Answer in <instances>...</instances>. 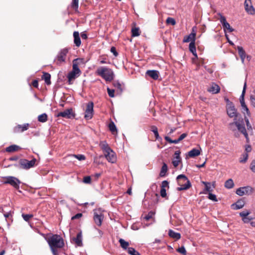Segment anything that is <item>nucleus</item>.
Here are the masks:
<instances>
[{
  "label": "nucleus",
  "instance_id": "nucleus-1",
  "mask_svg": "<svg viewBox=\"0 0 255 255\" xmlns=\"http://www.w3.org/2000/svg\"><path fill=\"white\" fill-rule=\"evenodd\" d=\"M226 110L228 116L234 118V122L229 124V128L233 131H234L236 130V128H235V126H236L238 131L244 135L246 139V142L249 143L250 142V139L248 133H247L246 129L243 119L241 118L239 119L238 120H237L238 113L232 103L227 104Z\"/></svg>",
  "mask_w": 255,
  "mask_h": 255
},
{
  "label": "nucleus",
  "instance_id": "nucleus-2",
  "mask_svg": "<svg viewBox=\"0 0 255 255\" xmlns=\"http://www.w3.org/2000/svg\"><path fill=\"white\" fill-rule=\"evenodd\" d=\"M46 240L53 255H58V250L64 246L63 239L58 235H52L46 238Z\"/></svg>",
  "mask_w": 255,
  "mask_h": 255
},
{
  "label": "nucleus",
  "instance_id": "nucleus-3",
  "mask_svg": "<svg viewBox=\"0 0 255 255\" xmlns=\"http://www.w3.org/2000/svg\"><path fill=\"white\" fill-rule=\"evenodd\" d=\"M176 180L178 185L180 186L177 188L178 191L187 190L191 186L190 181L185 175H179L177 177Z\"/></svg>",
  "mask_w": 255,
  "mask_h": 255
},
{
  "label": "nucleus",
  "instance_id": "nucleus-4",
  "mask_svg": "<svg viewBox=\"0 0 255 255\" xmlns=\"http://www.w3.org/2000/svg\"><path fill=\"white\" fill-rule=\"evenodd\" d=\"M96 72L106 81H111L114 79L113 71L108 68L100 67L97 70Z\"/></svg>",
  "mask_w": 255,
  "mask_h": 255
},
{
  "label": "nucleus",
  "instance_id": "nucleus-5",
  "mask_svg": "<svg viewBox=\"0 0 255 255\" xmlns=\"http://www.w3.org/2000/svg\"><path fill=\"white\" fill-rule=\"evenodd\" d=\"M3 182L4 184H9L14 188L18 189L21 181L17 178L14 176H8L3 177Z\"/></svg>",
  "mask_w": 255,
  "mask_h": 255
},
{
  "label": "nucleus",
  "instance_id": "nucleus-6",
  "mask_svg": "<svg viewBox=\"0 0 255 255\" xmlns=\"http://www.w3.org/2000/svg\"><path fill=\"white\" fill-rule=\"evenodd\" d=\"M247 87V82L245 81L244 84V87L243 89V91L242 93V94L240 97V101L241 105V107L243 109V113L245 114V112H246V114L248 117H250L251 116V113L247 107V106L246 105L245 99H244V96L246 93V90Z\"/></svg>",
  "mask_w": 255,
  "mask_h": 255
},
{
  "label": "nucleus",
  "instance_id": "nucleus-7",
  "mask_svg": "<svg viewBox=\"0 0 255 255\" xmlns=\"http://www.w3.org/2000/svg\"><path fill=\"white\" fill-rule=\"evenodd\" d=\"M81 74V71L77 65L74 64L73 65L72 70L70 72L67 76L68 82L69 84L71 83V81L75 80Z\"/></svg>",
  "mask_w": 255,
  "mask_h": 255
},
{
  "label": "nucleus",
  "instance_id": "nucleus-8",
  "mask_svg": "<svg viewBox=\"0 0 255 255\" xmlns=\"http://www.w3.org/2000/svg\"><path fill=\"white\" fill-rule=\"evenodd\" d=\"M36 161V159L35 158H33L30 161L25 159H22L19 161V164L22 168L28 169L34 166Z\"/></svg>",
  "mask_w": 255,
  "mask_h": 255
},
{
  "label": "nucleus",
  "instance_id": "nucleus-9",
  "mask_svg": "<svg viewBox=\"0 0 255 255\" xmlns=\"http://www.w3.org/2000/svg\"><path fill=\"white\" fill-rule=\"evenodd\" d=\"M253 188L251 186H247L239 188L236 190V194L242 196L245 195H250L253 193Z\"/></svg>",
  "mask_w": 255,
  "mask_h": 255
},
{
  "label": "nucleus",
  "instance_id": "nucleus-10",
  "mask_svg": "<svg viewBox=\"0 0 255 255\" xmlns=\"http://www.w3.org/2000/svg\"><path fill=\"white\" fill-rule=\"evenodd\" d=\"M93 107L94 104L93 102H89L87 105L84 116L86 119L89 120L92 119L93 115Z\"/></svg>",
  "mask_w": 255,
  "mask_h": 255
},
{
  "label": "nucleus",
  "instance_id": "nucleus-11",
  "mask_svg": "<svg viewBox=\"0 0 255 255\" xmlns=\"http://www.w3.org/2000/svg\"><path fill=\"white\" fill-rule=\"evenodd\" d=\"M103 219L104 215L100 210L95 211L94 212V220L97 225L100 226L102 225Z\"/></svg>",
  "mask_w": 255,
  "mask_h": 255
},
{
  "label": "nucleus",
  "instance_id": "nucleus-12",
  "mask_svg": "<svg viewBox=\"0 0 255 255\" xmlns=\"http://www.w3.org/2000/svg\"><path fill=\"white\" fill-rule=\"evenodd\" d=\"M244 5L245 9L248 14L251 15L255 14V8L252 4L251 0H245Z\"/></svg>",
  "mask_w": 255,
  "mask_h": 255
},
{
  "label": "nucleus",
  "instance_id": "nucleus-13",
  "mask_svg": "<svg viewBox=\"0 0 255 255\" xmlns=\"http://www.w3.org/2000/svg\"><path fill=\"white\" fill-rule=\"evenodd\" d=\"M218 15L220 16V21L223 25L224 31L226 32V29H228L229 32L233 31L234 29L231 27L230 24L226 21V17L220 13H219Z\"/></svg>",
  "mask_w": 255,
  "mask_h": 255
},
{
  "label": "nucleus",
  "instance_id": "nucleus-14",
  "mask_svg": "<svg viewBox=\"0 0 255 255\" xmlns=\"http://www.w3.org/2000/svg\"><path fill=\"white\" fill-rule=\"evenodd\" d=\"M57 117H62L67 119H71L74 118L75 115L73 113L72 109H69L58 113Z\"/></svg>",
  "mask_w": 255,
  "mask_h": 255
},
{
  "label": "nucleus",
  "instance_id": "nucleus-15",
  "mask_svg": "<svg viewBox=\"0 0 255 255\" xmlns=\"http://www.w3.org/2000/svg\"><path fill=\"white\" fill-rule=\"evenodd\" d=\"M68 52V50L66 49H62L58 53L57 58L56 61L57 64H60L62 62L65 61V57Z\"/></svg>",
  "mask_w": 255,
  "mask_h": 255
},
{
  "label": "nucleus",
  "instance_id": "nucleus-16",
  "mask_svg": "<svg viewBox=\"0 0 255 255\" xmlns=\"http://www.w3.org/2000/svg\"><path fill=\"white\" fill-rule=\"evenodd\" d=\"M29 124H24L23 125H18L13 128V132L15 133L22 132L29 128Z\"/></svg>",
  "mask_w": 255,
  "mask_h": 255
},
{
  "label": "nucleus",
  "instance_id": "nucleus-17",
  "mask_svg": "<svg viewBox=\"0 0 255 255\" xmlns=\"http://www.w3.org/2000/svg\"><path fill=\"white\" fill-rule=\"evenodd\" d=\"M105 156L107 160L111 163H114L116 161V156L115 152L111 149V151H108L104 153Z\"/></svg>",
  "mask_w": 255,
  "mask_h": 255
},
{
  "label": "nucleus",
  "instance_id": "nucleus-18",
  "mask_svg": "<svg viewBox=\"0 0 255 255\" xmlns=\"http://www.w3.org/2000/svg\"><path fill=\"white\" fill-rule=\"evenodd\" d=\"M207 91L212 94H217L220 92V88L218 85L215 83H212L208 88Z\"/></svg>",
  "mask_w": 255,
  "mask_h": 255
},
{
  "label": "nucleus",
  "instance_id": "nucleus-19",
  "mask_svg": "<svg viewBox=\"0 0 255 255\" xmlns=\"http://www.w3.org/2000/svg\"><path fill=\"white\" fill-rule=\"evenodd\" d=\"M180 152L179 150H177L174 153V157L172 161L173 165L176 167L181 162V158L180 156Z\"/></svg>",
  "mask_w": 255,
  "mask_h": 255
},
{
  "label": "nucleus",
  "instance_id": "nucleus-20",
  "mask_svg": "<svg viewBox=\"0 0 255 255\" xmlns=\"http://www.w3.org/2000/svg\"><path fill=\"white\" fill-rule=\"evenodd\" d=\"M196 33L194 32V27L192 28V32L188 35L185 36L183 39V42H189L195 41Z\"/></svg>",
  "mask_w": 255,
  "mask_h": 255
},
{
  "label": "nucleus",
  "instance_id": "nucleus-21",
  "mask_svg": "<svg viewBox=\"0 0 255 255\" xmlns=\"http://www.w3.org/2000/svg\"><path fill=\"white\" fill-rule=\"evenodd\" d=\"M202 183L205 186V190L206 191L209 192V193H211L213 191V189L215 187V182L214 181L212 182V184L210 182L202 181Z\"/></svg>",
  "mask_w": 255,
  "mask_h": 255
},
{
  "label": "nucleus",
  "instance_id": "nucleus-22",
  "mask_svg": "<svg viewBox=\"0 0 255 255\" xmlns=\"http://www.w3.org/2000/svg\"><path fill=\"white\" fill-rule=\"evenodd\" d=\"M73 241L77 245V246L81 247L83 246L82 243V235L81 232L77 234L76 237L73 238Z\"/></svg>",
  "mask_w": 255,
  "mask_h": 255
},
{
  "label": "nucleus",
  "instance_id": "nucleus-23",
  "mask_svg": "<svg viewBox=\"0 0 255 255\" xmlns=\"http://www.w3.org/2000/svg\"><path fill=\"white\" fill-rule=\"evenodd\" d=\"M146 74L154 80H157L159 77V73L156 70H147Z\"/></svg>",
  "mask_w": 255,
  "mask_h": 255
},
{
  "label": "nucleus",
  "instance_id": "nucleus-24",
  "mask_svg": "<svg viewBox=\"0 0 255 255\" xmlns=\"http://www.w3.org/2000/svg\"><path fill=\"white\" fill-rule=\"evenodd\" d=\"M237 50L238 51L239 54L241 59L242 63L244 64L245 60L246 57V53L244 50L243 48L241 46H238L237 47Z\"/></svg>",
  "mask_w": 255,
  "mask_h": 255
},
{
  "label": "nucleus",
  "instance_id": "nucleus-25",
  "mask_svg": "<svg viewBox=\"0 0 255 255\" xmlns=\"http://www.w3.org/2000/svg\"><path fill=\"white\" fill-rule=\"evenodd\" d=\"M244 205V201L243 200H239L236 203L233 204L231 207L232 209L234 210H238L242 208Z\"/></svg>",
  "mask_w": 255,
  "mask_h": 255
},
{
  "label": "nucleus",
  "instance_id": "nucleus-26",
  "mask_svg": "<svg viewBox=\"0 0 255 255\" xmlns=\"http://www.w3.org/2000/svg\"><path fill=\"white\" fill-rule=\"evenodd\" d=\"M99 145L104 153L108 152V151H111V148L106 141H101Z\"/></svg>",
  "mask_w": 255,
  "mask_h": 255
},
{
  "label": "nucleus",
  "instance_id": "nucleus-27",
  "mask_svg": "<svg viewBox=\"0 0 255 255\" xmlns=\"http://www.w3.org/2000/svg\"><path fill=\"white\" fill-rule=\"evenodd\" d=\"M200 153L201 149H198L196 148H193L192 150H191L188 152V155L190 157L193 158L199 155L200 154Z\"/></svg>",
  "mask_w": 255,
  "mask_h": 255
},
{
  "label": "nucleus",
  "instance_id": "nucleus-28",
  "mask_svg": "<svg viewBox=\"0 0 255 255\" xmlns=\"http://www.w3.org/2000/svg\"><path fill=\"white\" fill-rule=\"evenodd\" d=\"M74 42L76 46L79 47L81 44L79 33L78 31H74L73 33Z\"/></svg>",
  "mask_w": 255,
  "mask_h": 255
},
{
  "label": "nucleus",
  "instance_id": "nucleus-29",
  "mask_svg": "<svg viewBox=\"0 0 255 255\" xmlns=\"http://www.w3.org/2000/svg\"><path fill=\"white\" fill-rule=\"evenodd\" d=\"M168 235L170 238L178 240L180 239L181 235L180 233L175 232L172 230H169L168 231Z\"/></svg>",
  "mask_w": 255,
  "mask_h": 255
},
{
  "label": "nucleus",
  "instance_id": "nucleus-30",
  "mask_svg": "<svg viewBox=\"0 0 255 255\" xmlns=\"http://www.w3.org/2000/svg\"><path fill=\"white\" fill-rule=\"evenodd\" d=\"M21 149V147L17 145H11L6 148V151L8 152H12Z\"/></svg>",
  "mask_w": 255,
  "mask_h": 255
},
{
  "label": "nucleus",
  "instance_id": "nucleus-31",
  "mask_svg": "<svg viewBox=\"0 0 255 255\" xmlns=\"http://www.w3.org/2000/svg\"><path fill=\"white\" fill-rule=\"evenodd\" d=\"M50 78L51 75L50 74L48 73H43L42 79L44 80L45 83L48 85L51 84Z\"/></svg>",
  "mask_w": 255,
  "mask_h": 255
},
{
  "label": "nucleus",
  "instance_id": "nucleus-32",
  "mask_svg": "<svg viewBox=\"0 0 255 255\" xmlns=\"http://www.w3.org/2000/svg\"><path fill=\"white\" fill-rule=\"evenodd\" d=\"M234 186V183L232 179L227 180L225 183V187L227 189H231Z\"/></svg>",
  "mask_w": 255,
  "mask_h": 255
},
{
  "label": "nucleus",
  "instance_id": "nucleus-33",
  "mask_svg": "<svg viewBox=\"0 0 255 255\" xmlns=\"http://www.w3.org/2000/svg\"><path fill=\"white\" fill-rule=\"evenodd\" d=\"M168 167L166 163H163V165L161 167L160 172V176L161 177H163L165 175L166 172L167 171Z\"/></svg>",
  "mask_w": 255,
  "mask_h": 255
},
{
  "label": "nucleus",
  "instance_id": "nucleus-34",
  "mask_svg": "<svg viewBox=\"0 0 255 255\" xmlns=\"http://www.w3.org/2000/svg\"><path fill=\"white\" fill-rule=\"evenodd\" d=\"M38 121L41 123H45L47 121V115L45 114L40 115L38 117Z\"/></svg>",
  "mask_w": 255,
  "mask_h": 255
},
{
  "label": "nucleus",
  "instance_id": "nucleus-35",
  "mask_svg": "<svg viewBox=\"0 0 255 255\" xmlns=\"http://www.w3.org/2000/svg\"><path fill=\"white\" fill-rule=\"evenodd\" d=\"M151 130L154 133L156 139L158 140L159 139L161 138L159 135L158 129L156 127L154 126H151Z\"/></svg>",
  "mask_w": 255,
  "mask_h": 255
},
{
  "label": "nucleus",
  "instance_id": "nucleus-36",
  "mask_svg": "<svg viewBox=\"0 0 255 255\" xmlns=\"http://www.w3.org/2000/svg\"><path fill=\"white\" fill-rule=\"evenodd\" d=\"M121 247L124 249H128L129 244L128 242L125 241L124 239H120L119 240Z\"/></svg>",
  "mask_w": 255,
  "mask_h": 255
},
{
  "label": "nucleus",
  "instance_id": "nucleus-37",
  "mask_svg": "<svg viewBox=\"0 0 255 255\" xmlns=\"http://www.w3.org/2000/svg\"><path fill=\"white\" fill-rule=\"evenodd\" d=\"M249 154L247 153L243 154L240 158L239 161L241 163H246L248 159Z\"/></svg>",
  "mask_w": 255,
  "mask_h": 255
},
{
  "label": "nucleus",
  "instance_id": "nucleus-38",
  "mask_svg": "<svg viewBox=\"0 0 255 255\" xmlns=\"http://www.w3.org/2000/svg\"><path fill=\"white\" fill-rule=\"evenodd\" d=\"M109 128L111 132L114 133L115 132H117L116 126L113 122H110L109 124Z\"/></svg>",
  "mask_w": 255,
  "mask_h": 255
},
{
  "label": "nucleus",
  "instance_id": "nucleus-39",
  "mask_svg": "<svg viewBox=\"0 0 255 255\" xmlns=\"http://www.w3.org/2000/svg\"><path fill=\"white\" fill-rule=\"evenodd\" d=\"M114 86L119 90L120 92L123 91V87L122 84L118 81H115L113 82Z\"/></svg>",
  "mask_w": 255,
  "mask_h": 255
},
{
  "label": "nucleus",
  "instance_id": "nucleus-40",
  "mask_svg": "<svg viewBox=\"0 0 255 255\" xmlns=\"http://www.w3.org/2000/svg\"><path fill=\"white\" fill-rule=\"evenodd\" d=\"M132 36L136 37L140 35L139 28L138 27H134L131 29Z\"/></svg>",
  "mask_w": 255,
  "mask_h": 255
},
{
  "label": "nucleus",
  "instance_id": "nucleus-41",
  "mask_svg": "<svg viewBox=\"0 0 255 255\" xmlns=\"http://www.w3.org/2000/svg\"><path fill=\"white\" fill-rule=\"evenodd\" d=\"M128 252L130 255H140L139 253L131 247L128 248Z\"/></svg>",
  "mask_w": 255,
  "mask_h": 255
},
{
  "label": "nucleus",
  "instance_id": "nucleus-42",
  "mask_svg": "<svg viewBox=\"0 0 255 255\" xmlns=\"http://www.w3.org/2000/svg\"><path fill=\"white\" fill-rule=\"evenodd\" d=\"M79 0H72L71 7L77 10L78 8Z\"/></svg>",
  "mask_w": 255,
  "mask_h": 255
},
{
  "label": "nucleus",
  "instance_id": "nucleus-43",
  "mask_svg": "<svg viewBox=\"0 0 255 255\" xmlns=\"http://www.w3.org/2000/svg\"><path fill=\"white\" fill-rule=\"evenodd\" d=\"M166 22L167 24H171L172 25H174L176 24L175 19L172 17H168L166 19Z\"/></svg>",
  "mask_w": 255,
  "mask_h": 255
},
{
  "label": "nucleus",
  "instance_id": "nucleus-44",
  "mask_svg": "<svg viewBox=\"0 0 255 255\" xmlns=\"http://www.w3.org/2000/svg\"><path fill=\"white\" fill-rule=\"evenodd\" d=\"M22 217L24 221L27 222L29 220L33 217V215L32 214H22Z\"/></svg>",
  "mask_w": 255,
  "mask_h": 255
},
{
  "label": "nucleus",
  "instance_id": "nucleus-45",
  "mask_svg": "<svg viewBox=\"0 0 255 255\" xmlns=\"http://www.w3.org/2000/svg\"><path fill=\"white\" fill-rule=\"evenodd\" d=\"M83 59L81 58H77L74 59L73 61V65L76 64L77 65V67H78L79 65L83 63Z\"/></svg>",
  "mask_w": 255,
  "mask_h": 255
},
{
  "label": "nucleus",
  "instance_id": "nucleus-46",
  "mask_svg": "<svg viewBox=\"0 0 255 255\" xmlns=\"http://www.w3.org/2000/svg\"><path fill=\"white\" fill-rule=\"evenodd\" d=\"M189 48L190 52L192 51H193L194 52V50H196L195 47V43L194 41H192L190 42V43L189 44Z\"/></svg>",
  "mask_w": 255,
  "mask_h": 255
},
{
  "label": "nucleus",
  "instance_id": "nucleus-47",
  "mask_svg": "<svg viewBox=\"0 0 255 255\" xmlns=\"http://www.w3.org/2000/svg\"><path fill=\"white\" fill-rule=\"evenodd\" d=\"M177 251L183 255H186V251L185 249V248L184 247H181L179 248H178L177 250Z\"/></svg>",
  "mask_w": 255,
  "mask_h": 255
},
{
  "label": "nucleus",
  "instance_id": "nucleus-48",
  "mask_svg": "<svg viewBox=\"0 0 255 255\" xmlns=\"http://www.w3.org/2000/svg\"><path fill=\"white\" fill-rule=\"evenodd\" d=\"M250 214V212L248 210L243 211L240 213V215L243 218L247 217Z\"/></svg>",
  "mask_w": 255,
  "mask_h": 255
},
{
  "label": "nucleus",
  "instance_id": "nucleus-49",
  "mask_svg": "<svg viewBox=\"0 0 255 255\" xmlns=\"http://www.w3.org/2000/svg\"><path fill=\"white\" fill-rule=\"evenodd\" d=\"M208 198L210 200H212L213 201H215V202L217 201V199L216 198V196L215 194L211 193V192L209 193Z\"/></svg>",
  "mask_w": 255,
  "mask_h": 255
},
{
  "label": "nucleus",
  "instance_id": "nucleus-50",
  "mask_svg": "<svg viewBox=\"0 0 255 255\" xmlns=\"http://www.w3.org/2000/svg\"><path fill=\"white\" fill-rule=\"evenodd\" d=\"M154 215V213L153 212H149L147 215H146L144 217V219L146 220V221H148L149 220V219H150L151 218H152L153 216Z\"/></svg>",
  "mask_w": 255,
  "mask_h": 255
},
{
  "label": "nucleus",
  "instance_id": "nucleus-51",
  "mask_svg": "<svg viewBox=\"0 0 255 255\" xmlns=\"http://www.w3.org/2000/svg\"><path fill=\"white\" fill-rule=\"evenodd\" d=\"M107 91H108V95L110 97H112V98L114 97V96H115V95H114L115 90H114L108 88Z\"/></svg>",
  "mask_w": 255,
  "mask_h": 255
},
{
  "label": "nucleus",
  "instance_id": "nucleus-52",
  "mask_svg": "<svg viewBox=\"0 0 255 255\" xmlns=\"http://www.w3.org/2000/svg\"><path fill=\"white\" fill-rule=\"evenodd\" d=\"M73 156L78 159L79 160H84L85 159V156L83 154H77V155H73Z\"/></svg>",
  "mask_w": 255,
  "mask_h": 255
},
{
  "label": "nucleus",
  "instance_id": "nucleus-53",
  "mask_svg": "<svg viewBox=\"0 0 255 255\" xmlns=\"http://www.w3.org/2000/svg\"><path fill=\"white\" fill-rule=\"evenodd\" d=\"M91 178L90 176H87L84 177L83 182L86 184H89L91 183Z\"/></svg>",
  "mask_w": 255,
  "mask_h": 255
},
{
  "label": "nucleus",
  "instance_id": "nucleus-54",
  "mask_svg": "<svg viewBox=\"0 0 255 255\" xmlns=\"http://www.w3.org/2000/svg\"><path fill=\"white\" fill-rule=\"evenodd\" d=\"M250 100L252 105L255 108V95H251Z\"/></svg>",
  "mask_w": 255,
  "mask_h": 255
},
{
  "label": "nucleus",
  "instance_id": "nucleus-55",
  "mask_svg": "<svg viewBox=\"0 0 255 255\" xmlns=\"http://www.w3.org/2000/svg\"><path fill=\"white\" fill-rule=\"evenodd\" d=\"M168 182L166 180H164L162 182V183H161V188H164V189H165L166 187H169L168 186Z\"/></svg>",
  "mask_w": 255,
  "mask_h": 255
},
{
  "label": "nucleus",
  "instance_id": "nucleus-56",
  "mask_svg": "<svg viewBox=\"0 0 255 255\" xmlns=\"http://www.w3.org/2000/svg\"><path fill=\"white\" fill-rule=\"evenodd\" d=\"M250 169L253 172H255V160H253L251 162Z\"/></svg>",
  "mask_w": 255,
  "mask_h": 255
},
{
  "label": "nucleus",
  "instance_id": "nucleus-57",
  "mask_svg": "<svg viewBox=\"0 0 255 255\" xmlns=\"http://www.w3.org/2000/svg\"><path fill=\"white\" fill-rule=\"evenodd\" d=\"M160 195L162 197L164 198L166 196V189L161 188L160 190Z\"/></svg>",
  "mask_w": 255,
  "mask_h": 255
},
{
  "label": "nucleus",
  "instance_id": "nucleus-58",
  "mask_svg": "<svg viewBox=\"0 0 255 255\" xmlns=\"http://www.w3.org/2000/svg\"><path fill=\"white\" fill-rule=\"evenodd\" d=\"M82 216V213H78V214H76L75 216H73L71 218V219L72 220H74L75 219H79L80 218H81Z\"/></svg>",
  "mask_w": 255,
  "mask_h": 255
},
{
  "label": "nucleus",
  "instance_id": "nucleus-59",
  "mask_svg": "<svg viewBox=\"0 0 255 255\" xmlns=\"http://www.w3.org/2000/svg\"><path fill=\"white\" fill-rule=\"evenodd\" d=\"M251 150H252V147L250 145L248 144L245 146V151H246V153H248L249 152H251Z\"/></svg>",
  "mask_w": 255,
  "mask_h": 255
},
{
  "label": "nucleus",
  "instance_id": "nucleus-60",
  "mask_svg": "<svg viewBox=\"0 0 255 255\" xmlns=\"http://www.w3.org/2000/svg\"><path fill=\"white\" fill-rule=\"evenodd\" d=\"M111 52L113 53V54L117 56L118 55V52L116 51V48L115 47H112L111 48Z\"/></svg>",
  "mask_w": 255,
  "mask_h": 255
},
{
  "label": "nucleus",
  "instance_id": "nucleus-61",
  "mask_svg": "<svg viewBox=\"0 0 255 255\" xmlns=\"http://www.w3.org/2000/svg\"><path fill=\"white\" fill-rule=\"evenodd\" d=\"M252 219V218H249V217H247L242 218V220L245 223H249Z\"/></svg>",
  "mask_w": 255,
  "mask_h": 255
},
{
  "label": "nucleus",
  "instance_id": "nucleus-62",
  "mask_svg": "<svg viewBox=\"0 0 255 255\" xmlns=\"http://www.w3.org/2000/svg\"><path fill=\"white\" fill-rule=\"evenodd\" d=\"M247 131H248L249 132L252 133L253 132V128L251 124L249 126H247V128H246ZM248 132V131H247Z\"/></svg>",
  "mask_w": 255,
  "mask_h": 255
},
{
  "label": "nucleus",
  "instance_id": "nucleus-63",
  "mask_svg": "<svg viewBox=\"0 0 255 255\" xmlns=\"http://www.w3.org/2000/svg\"><path fill=\"white\" fill-rule=\"evenodd\" d=\"M187 136V134L186 133H182L178 138L180 141H181L184 138H185Z\"/></svg>",
  "mask_w": 255,
  "mask_h": 255
},
{
  "label": "nucleus",
  "instance_id": "nucleus-64",
  "mask_svg": "<svg viewBox=\"0 0 255 255\" xmlns=\"http://www.w3.org/2000/svg\"><path fill=\"white\" fill-rule=\"evenodd\" d=\"M244 120H245V121L246 122V126H249V125L251 124L250 123L249 119L248 117H247L245 115L244 116Z\"/></svg>",
  "mask_w": 255,
  "mask_h": 255
}]
</instances>
